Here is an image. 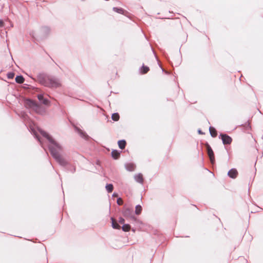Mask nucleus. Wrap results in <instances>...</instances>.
Wrapping results in <instances>:
<instances>
[{"label":"nucleus","instance_id":"f257e3e1","mask_svg":"<svg viewBox=\"0 0 263 263\" xmlns=\"http://www.w3.org/2000/svg\"><path fill=\"white\" fill-rule=\"evenodd\" d=\"M42 83L44 86L50 88H56L62 86L61 82L58 79L49 77L44 78Z\"/></svg>","mask_w":263,"mask_h":263},{"label":"nucleus","instance_id":"f03ea898","mask_svg":"<svg viewBox=\"0 0 263 263\" xmlns=\"http://www.w3.org/2000/svg\"><path fill=\"white\" fill-rule=\"evenodd\" d=\"M24 104L27 108L32 109L37 113L41 112V106L31 99H26L24 100Z\"/></svg>","mask_w":263,"mask_h":263},{"label":"nucleus","instance_id":"7ed1b4c3","mask_svg":"<svg viewBox=\"0 0 263 263\" xmlns=\"http://www.w3.org/2000/svg\"><path fill=\"white\" fill-rule=\"evenodd\" d=\"M50 151L52 156L61 165H65L67 164L66 160L53 148L50 147Z\"/></svg>","mask_w":263,"mask_h":263},{"label":"nucleus","instance_id":"20e7f679","mask_svg":"<svg viewBox=\"0 0 263 263\" xmlns=\"http://www.w3.org/2000/svg\"><path fill=\"white\" fill-rule=\"evenodd\" d=\"M41 133L43 136L46 138L50 143L53 144L59 149H61V146L58 143H57L48 133L44 131H42Z\"/></svg>","mask_w":263,"mask_h":263},{"label":"nucleus","instance_id":"39448f33","mask_svg":"<svg viewBox=\"0 0 263 263\" xmlns=\"http://www.w3.org/2000/svg\"><path fill=\"white\" fill-rule=\"evenodd\" d=\"M205 146L207 150L208 155L209 157V158L210 159L211 162L212 163H214L215 162V157H214V152L210 146V145L208 143H206L205 144Z\"/></svg>","mask_w":263,"mask_h":263},{"label":"nucleus","instance_id":"423d86ee","mask_svg":"<svg viewBox=\"0 0 263 263\" xmlns=\"http://www.w3.org/2000/svg\"><path fill=\"white\" fill-rule=\"evenodd\" d=\"M220 136L221 138L223 144H230L231 143L232 139L227 134H221Z\"/></svg>","mask_w":263,"mask_h":263},{"label":"nucleus","instance_id":"0eeeda50","mask_svg":"<svg viewBox=\"0 0 263 263\" xmlns=\"http://www.w3.org/2000/svg\"><path fill=\"white\" fill-rule=\"evenodd\" d=\"M228 175L232 178H236L238 175V172L236 169L232 168L229 171Z\"/></svg>","mask_w":263,"mask_h":263},{"label":"nucleus","instance_id":"6e6552de","mask_svg":"<svg viewBox=\"0 0 263 263\" xmlns=\"http://www.w3.org/2000/svg\"><path fill=\"white\" fill-rule=\"evenodd\" d=\"M123 215L126 218L134 219V216L132 214V211L129 209H126L123 213Z\"/></svg>","mask_w":263,"mask_h":263},{"label":"nucleus","instance_id":"1a4fd4ad","mask_svg":"<svg viewBox=\"0 0 263 263\" xmlns=\"http://www.w3.org/2000/svg\"><path fill=\"white\" fill-rule=\"evenodd\" d=\"M111 220L112 228L115 229H120L121 227L117 222L116 220L114 218H111Z\"/></svg>","mask_w":263,"mask_h":263},{"label":"nucleus","instance_id":"9d476101","mask_svg":"<svg viewBox=\"0 0 263 263\" xmlns=\"http://www.w3.org/2000/svg\"><path fill=\"white\" fill-rule=\"evenodd\" d=\"M126 167L128 171L132 172L135 170L136 166L134 164L130 163L127 164L126 165Z\"/></svg>","mask_w":263,"mask_h":263},{"label":"nucleus","instance_id":"9b49d317","mask_svg":"<svg viewBox=\"0 0 263 263\" xmlns=\"http://www.w3.org/2000/svg\"><path fill=\"white\" fill-rule=\"evenodd\" d=\"M210 133L212 137H216L217 133L216 129L213 127H210L209 128Z\"/></svg>","mask_w":263,"mask_h":263},{"label":"nucleus","instance_id":"f8f14e48","mask_svg":"<svg viewBox=\"0 0 263 263\" xmlns=\"http://www.w3.org/2000/svg\"><path fill=\"white\" fill-rule=\"evenodd\" d=\"M118 146L119 147L123 149L125 148V146H126V142L125 140H119L118 142Z\"/></svg>","mask_w":263,"mask_h":263},{"label":"nucleus","instance_id":"ddd939ff","mask_svg":"<svg viewBox=\"0 0 263 263\" xmlns=\"http://www.w3.org/2000/svg\"><path fill=\"white\" fill-rule=\"evenodd\" d=\"M120 153L117 150H114L111 152V156L115 159H118L120 157Z\"/></svg>","mask_w":263,"mask_h":263},{"label":"nucleus","instance_id":"4468645a","mask_svg":"<svg viewBox=\"0 0 263 263\" xmlns=\"http://www.w3.org/2000/svg\"><path fill=\"white\" fill-rule=\"evenodd\" d=\"M24 78L21 76H16L15 81L18 84H22L24 82Z\"/></svg>","mask_w":263,"mask_h":263},{"label":"nucleus","instance_id":"2eb2a0df","mask_svg":"<svg viewBox=\"0 0 263 263\" xmlns=\"http://www.w3.org/2000/svg\"><path fill=\"white\" fill-rule=\"evenodd\" d=\"M111 119L115 121H118L120 119V116L118 113H114L111 115Z\"/></svg>","mask_w":263,"mask_h":263},{"label":"nucleus","instance_id":"dca6fc26","mask_svg":"<svg viewBox=\"0 0 263 263\" xmlns=\"http://www.w3.org/2000/svg\"><path fill=\"white\" fill-rule=\"evenodd\" d=\"M142 210V206L140 205H138L136 206L135 213L137 215H139L141 213Z\"/></svg>","mask_w":263,"mask_h":263},{"label":"nucleus","instance_id":"f3484780","mask_svg":"<svg viewBox=\"0 0 263 263\" xmlns=\"http://www.w3.org/2000/svg\"><path fill=\"white\" fill-rule=\"evenodd\" d=\"M149 67L143 65L141 69V73L142 74L146 73L149 71Z\"/></svg>","mask_w":263,"mask_h":263},{"label":"nucleus","instance_id":"a211bd4d","mask_svg":"<svg viewBox=\"0 0 263 263\" xmlns=\"http://www.w3.org/2000/svg\"><path fill=\"white\" fill-rule=\"evenodd\" d=\"M135 179L139 183H142L143 182V176L141 174H138L135 176Z\"/></svg>","mask_w":263,"mask_h":263},{"label":"nucleus","instance_id":"6ab92c4d","mask_svg":"<svg viewBox=\"0 0 263 263\" xmlns=\"http://www.w3.org/2000/svg\"><path fill=\"white\" fill-rule=\"evenodd\" d=\"M106 189L108 191V193H111L112 192L114 189V186L112 184H108L106 185Z\"/></svg>","mask_w":263,"mask_h":263},{"label":"nucleus","instance_id":"aec40b11","mask_svg":"<svg viewBox=\"0 0 263 263\" xmlns=\"http://www.w3.org/2000/svg\"><path fill=\"white\" fill-rule=\"evenodd\" d=\"M122 228L123 231L125 232H128L130 229V226L128 224H125L123 226Z\"/></svg>","mask_w":263,"mask_h":263},{"label":"nucleus","instance_id":"412c9836","mask_svg":"<svg viewBox=\"0 0 263 263\" xmlns=\"http://www.w3.org/2000/svg\"><path fill=\"white\" fill-rule=\"evenodd\" d=\"M113 10L115 12H116L117 13H120V14H123V13H124V10L123 9H122V8H116V7H114L113 8Z\"/></svg>","mask_w":263,"mask_h":263},{"label":"nucleus","instance_id":"4be33fe9","mask_svg":"<svg viewBox=\"0 0 263 263\" xmlns=\"http://www.w3.org/2000/svg\"><path fill=\"white\" fill-rule=\"evenodd\" d=\"M14 77V73L13 72H9L7 74V77L9 79H12Z\"/></svg>","mask_w":263,"mask_h":263},{"label":"nucleus","instance_id":"5701e85b","mask_svg":"<svg viewBox=\"0 0 263 263\" xmlns=\"http://www.w3.org/2000/svg\"><path fill=\"white\" fill-rule=\"evenodd\" d=\"M117 202L119 205H122L123 203V201L121 198H119L117 199Z\"/></svg>","mask_w":263,"mask_h":263},{"label":"nucleus","instance_id":"b1692460","mask_svg":"<svg viewBox=\"0 0 263 263\" xmlns=\"http://www.w3.org/2000/svg\"><path fill=\"white\" fill-rule=\"evenodd\" d=\"M42 103L45 105H48L49 104V101L48 100L44 98L42 100Z\"/></svg>","mask_w":263,"mask_h":263},{"label":"nucleus","instance_id":"393cba45","mask_svg":"<svg viewBox=\"0 0 263 263\" xmlns=\"http://www.w3.org/2000/svg\"><path fill=\"white\" fill-rule=\"evenodd\" d=\"M37 98L40 101H42L44 99V97L42 95H38Z\"/></svg>","mask_w":263,"mask_h":263},{"label":"nucleus","instance_id":"a878e982","mask_svg":"<svg viewBox=\"0 0 263 263\" xmlns=\"http://www.w3.org/2000/svg\"><path fill=\"white\" fill-rule=\"evenodd\" d=\"M119 221L121 224H123L125 222V220L123 218H120Z\"/></svg>","mask_w":263,"mask_h":263},{"label":"nucleus","instance_id":"bb28decb","mask_svg":"<svg viewBox=\"0 0 263 263\" xmlns=\"http://www.w3.org/2000/svg\"><path fill=\"white\" fill-rule=\"evenodd\" d=\"M4 25V22L2 20H0V27H3Z\"/></svg>","mask_w":263,"mask_h":263},{"label":"nucleus","instance_id":"cd10ccee","mask_svg":"<svg viewBox=\"0 0 263 263\" xmlns=\"http://www.w3.org/2000/svg\"><path fill=\"white\" fill-rule=\"evenodd\" d=\"M113 196H115V197H117V196H118L117 194H115V193H114V194H113Z\"/></svg>","mask_w":263,"mask_h":263}]
</instances>
